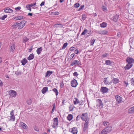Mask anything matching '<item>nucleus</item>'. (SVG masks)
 <instances>
[{
  "label": "nucleus",
  "mask_w": 134,
  "mask_h": 134,
  "mask_svg": "<svg viewBox=\"0 0 134 134\" xmlns=\"http://www.w3.org/2000/svg\"><path fill=\"white\" fill-rule=\"evenodd\" d=\"M89 120V119L87 118L86 120L84 121H85V122L84 124V127L83 129V132H85L86 130L87 129L88 127Z\"/></svg>",
  "instance_id": "f257e3e1"
},
{
  "label": "nucleus",
  "mask_w": 134,
  "mask_h": 134,
  "mask_svg": "<svg viewBox=\"0 0 134 134\" xmlns=\"http://www.w3.org/2000/svg\"><path fill=\"white\" fill-rule=\"evenodd\" d=\"M26 23V21L25 20H23L19 23H18V29H20L22 28L25 25V24Z\"/></svg>",
  "instance_id": "f03ea898"
},
{
  "label": "nucleus",
  "mask_w": 134,
  "mask_h": 134,
  "mask_svg": "<svg viewBox=\"0 0 134 134\" xmlns=\"http://www.w3.org/2000/svg\"><path fill=\"white\" fill-rule=\"evenodd\" d=\"M126 60V62L128 64H132L134 63V59L130 57L127 58Z\"/></svg>",
  "instance_id": "7ed1b4c3"
},
{
  "label": "nucleus",
  "mask_w": 134,
  "mask_h": 134,
  "mask_svg": "<svg viewBox=\"0 0 134 134\" xmlns=\"http://www.w3.org/2000/svg\"><path fill=\"white\" fill-rule=\"evenodd\" d=\"M81 119L83 121H85L87 119V118H89L88 117V114L87 113H83L80 116Z\"/></svg>",
  "instance_id": "20e7f679"
},
{
  "label": "nucleus",
  "mask_w": 134,
  "mask_h": 134,
  "mask_svg": "<svg viewBox=\"0 0 134 134\" xmlns=\"http://www.w3.org/2000/svg\"><path fill=\"white\" fill-rule=\"evenodd\" d=\"M115 98L117 103H119L122 102V98L119 95L115 96Z\"/></svg>",
  "instance_id": "39448f33"
},
{
  "label": "nucleus",
  "mask_w": 134,
  "mask_h": 134,
  "mask_svg": "<svg viewBox=\"0 0 134 134\" xmlns=\"http://www.w3.org/2000/svg\"><path fill=\"white\" fill-rule=\"evenodd\" d=\"M14 110H13L10 112V115L11 116H10V120L14 121H15V117L14 115Z\"/></svg>",
  "instance_id": "423d86ee"
},
{
  "label": "nucleus",
  "mask_w": 134,
  "mask_h": 134,
  "mask_svg": "<svg viewBox=\"0 0 134 134\" xmlns=\"http://www.w3.org/2000/svg\"><path fill=\"white\" fill-rule=\"evenodd\" d=\"M9 94L11 97H13L16 96V93L14 91L11 90L9 92Z\"/></svg>",
  "instance_id": "0eeeda50"
},
{
  "label": "nucleus",
  "mask_w": 134,
  "mask_h": 134,
  "mask_svg": "<svg viewBox=\"0 0 134 134\" xmlns=\"http://www.w3.org/2000/svg\"><path fill=\"white\" fill-rule=\"evenodd\" d=\"M71 86L74 87H76L78 84L77 81L75 79L72 80L71 81Z\"/></svg>",
  "instance_id": "6e6552de"
},
{
  "label": "nucleus",
  "mask_w": 134,
  "mask_h": 134,
  "mask_svg": "<svg viewBox=\"0 0 134 134\" xmlns=\"http://www.w3.org/2000/svg\"><path fill=\"white\" fill-rule=\"evenodd\" d=\"M75 65H81V62L77 60H74L71 62L70 64V65L73 66Z\"/></svg>",
  "instance_id": "1a4fd4ad"
},
{
  "label": "nucleus",
  "mask_w": 134,
  "mask_h": 134,
  "mask_svg": "<svg viewBox=\"0 0 134 134\" xmlns=\"http://www.w3.org/2000/svg\"><path fill=\"white\" fill-rule=\"evenodd\" d=\"M108 89L106 87H102L100 89V91L103 93H107L108 91Z\"/></svg>",
  "instance_id": "9d476101"
},
{
  "label": "nucleus",
  "mask_w": 134,
  "mask_h": 134,
  "mask_svg": "<svg viewBox=\"0 0 134 134\" xmlns=\"http://www.w3.org/2000/svg\"><path fill=\"white\" fill-rule=\"evenodd\" d=\"M74 103V104L75 105L77 104H78L79 105H82L83 104L82 103V102H80L76 98H74V99L73 100Z\"/></svg>",
  "instance_id": "9b49d317"
},
{
  "label": "nucleus",
  "mask_w": 134,
  "mask_h": 134,
  "mask_svg": "<svg viewBox=\"0 0 134 134\" xmlns=\"http://www.w3.org/2000/svg\"><path fill=\"white\" fill-rule=\"evenodd\" d=\"M53 120L54 124L53 126V127L54 128L55 127L57 126L58 125V118H55L53 119Z\"/></svg>",
  "instance_id": "f8f14e48"
},
{
  "label": "nucleus",
  "mask_w": 134,
  "mask_h": 134,
  "mask_svg": "<svg viewBox=\"0 0 134 134\" xmlns=\"http://www.w3.org/2000/svg\"><path fill=\"white\" fill-rule=\"evenodd\" d=\"M69 131L73 134H76L78 131L77 128L75 127H73L70 129Z\"/></svg>",
  "instance_id": "ddd939ff"
},
{
  "label": "nucleus",
  "mask_w": 134,
  "mask_h": 134,
  "mask_svg": "<svg viewBox=\"0 0 134 134\" xmlns=\"http://www.w3.org/2000/svg\"><path fill=\"white\" fill-rule=\"evenodd\" d=\"M133 40H134V38L133 39V38H131L130 41V43L131 47L134 49V43L133 41Z\"/></svg>",
  "instance_id": "4468645a"
},
{
  "label": "nucleus",
  "mask_w": 134,
  "mask_h": 134,
  "mask_svg": "<svg viewBox=\"0 0 134 134\" xmlns=\"http://www.w3.org/2000/svg\"><path fill=\"white\" fill-rule=\"evenodd\" d=\"M9 47H10L9 49V51L10 52H13L15 48V45L14 44H10L9 46Z\"/></svg>",
  "instance_id": "2eb2a0df"
},
{
  "label": "nucleus",
  "mask_w": 134,
  "mask_h": 134,
  "mask_svg": "<svg viewBox=\"0 0 134 134\" xmlns=\"http://www.w3.org/2000/svg\"><path fill=\"white\" fill-rule=\"evenodd\" d=\"M133 66V64H127L125 67L124 69L126 70L129 69Z\"/></svg>",
  "instance_id": "dca6fc26"
},
{
  "label": "nucleus",
  "mask_w": 134,
  "mask_h": 134,
  "mask_svg": "<svg viewBox=\"0 0 134 134\" xmlns=\"http://www.w3.org/2000/svg\"><path fill=\"white\" fill-rule=\"evenodd\" d=\"M13 12V10L9 7H7L4 9V12L5 13H11Z\"/></svg>",
  "instance_id": "f3484780"
},
{
  "label": "nucleus",
  "mask_w": 134,
  "mask_h": 134,
  "mask_svg": "<svg viewBox=\"0 0 134 134\" xmlns=\"http://www.w3.org/2000/svg\"><path fill=\"white\" fill-rule=\"evenodd\" d=\"M104 129L108 133L110 132L112 130V128L111 126H109L105 128Z\"/></svg>",
  "instance_id": "a211bd4d"
},
{
  "label": "nucleus",
  "mask_w": 134,
  "mask_h": 134,
  "mask_svg": "<svg viewBox=\"0 0 134 134\" xmlns=\"http://www.w3.org/2000/svg\"><path fill=\"white\" fill-rule=\"evenodd\" d=\"M113 63V62L109 60H107L105 61V64L111 66Z\"/></svg>",
  "instance_id": "6ab92c4d"
},
{
  "label": "nucleus",
  "mask_w": 134,
  "mask_h": 134,
  "mask_svg": "<svg viewBox=\"0 0 134 134\" xmlns=\"http://www.w3.org/2000/svg\"><path fill=\"white\" fill-rule=\"evenodd\" d=\"M53 73V71H47L46 73L45 77H49Z\"/></svg>",
  "instance_id": "aec40b11"
},
{
  "label": "nucleus",
  "mask_w": 134,
  "mask_h": 134,
  "mask_svg": "<svg viewBox=\"0 0 134 134\" xmlns=\"http://www.w3.org/2000/svg\"><path fill=\"white\" fill-rule=\"evenodd\" d=\"M119 17V15L116 14L114 16L113 18V20L114 21L116 22Z\"/></svg>",
  "instance_id": "412c9836"
},
{
  "label": "nucleus",
  "mask_w": 134,
  "mask_h": 134,
  "mask_svg": "<svg viewBox=\"0 0 134 134\" xmlns=\"http://www.w3.org/2000/svg\"><path fill=\"white\" fill-rule=\"evenodd\" d=\"M54 26L56 28H62L63 26V25L61 24H56L54 25Z\"/></svg>",
  "instance_id": "4be33fe9"
},
{
  "label": "nucleus",
  "mask_w": 134,
  "mask_h": 134,
  "mask_svg": "<svg viewBox=\"0 0 134 134\" xmlns=\"http://www.w3.org/2000/svg\"><path fill=\"white\" fill-rule=\"evenodd\" d=\"M48 90V87H44L41 90L42 93L43 94H44Z\"/></svg>",
  "instance_id": "5701e85b"
},
{
  "label": "nucleus",
  "mask_w": 134,
  "mask_h": 134,
  "mask_svg": "<svg viewBox=\"0 0 134 134\" xmlns=\"http://www.w3.org/2000/svg\"><path fill=\"white\" fill-rule=\"evenodd\" d=\"M119 79L116 78H114L112 81L113 83L114 84H116L119 82Z\"/></svg>",
  "instance_id": "b1692460"
},
{
  "label": "nucleus",
  "mask_w": 134,
  "mask_h": 134,
  "mask_svg": "<svg viewBox=\"0 0 134 134\" xmlns=\"http://www.w3.org/2000/svg\"><path fill=\"white\" fill-rule=\"evenodd\" d=\"M97 102L99 104V106L101 107H102L103 104L101 99H98L97 100Z\"/></svg>",
  "instance_id": "393cba45"
},
{
  "label": "nucleus",
  "mask_w": 134,
  "mask_h": 134,
  "mask_svg": "<svg viewBox=\"0 0 134 134\" xmlns=\"http://www.w3.org/2000/svg\"><path fill=\"white\" fill-rule=\"evenodd\" d=\"M34 57V56L33 53L31 54L29 57L27 58V59L28 60H30L32 59Z\"/></svg>",
  "instance_id": "a878e982"
},
{
  "label": "nucleus",
  "mask_w": 134,
  "mask_h": 134,
  "mask_svg": "<svg viewBox=\"0 0 134 134\" xmlns=\"http://www.w3.org/2000/svg\"><path fill=\"white\" fill-rule=\"evenodd\" d=\"M18 23L17 22H16L15 23H14L13 25H12V27L13 29H15L17 27H18Z\"/></svg>",
  "instance_id": "bb28decb"
},
{
  "label": "nucleus",
  "mask_w": 134,
  "mask_h": 134,
  "mask_svg": "<svg viewBox=\"0 0 134 134\" xmlns=\"http://www.w3.org/2000/svg\"><path fill=\"white\" fill-rule=\"evenodd\" d=\"M42 50V47H41L40 48H38L36 50V52H37V53L38 54H40Z\"/></svg>",
  "instance_id": "cd10ccee"
},
{
  "label": "nucleus",
  "mask_w": 134,
  "mask_h": 134,
  "mask_svg": "<svg viewBox=\"0 0 134 134\" xmlns=\"http://www.w3.org/2000/svg\"><path fill=\"white\" fill-rule=\"evenodd\" d=\"M27 62V61L25 58L21 62L22 65H24Z\"/></svg>",
  "instance_id": "c85d7f7f"
},
{
  "label": "nucleus",
  "mask_w": 134,
  "mask_h": 134,
  "mask_svg": "<svg viewBox=\"0 0 134 134\" xmlns=\"http://www.w3.org/2000/svg\"><path fill=\"white\" fill-rule=\"evenodd\" d=\"M73 118L72 115L71 114H69L67 117V119L68 120H71Z\"/></svg>",
  "instance_id": "c756f323"
},
{
  "label": "nucleus",
  "mask_w": 134,
  "mask_h": 134,
  "mask_svg": "<svg viewBox=\"0 0 134 134\" xmlns=\"http://www.w3.org/2000/svg\"><path fill=\"white\" fill-rule=\"evenodd\" d=\"M100 27H105L107 26V24L105 22H103L102 23L100 24Z\"/></svg>",
  "instance_id": "7c9ffc66"
},
{
  "label": "nucleus",
  "mask_w": 134,
  "mask_h": 134,
  "mask_svg": "<svg viewBox=\"0 0 134 134\" xmlns=\"http://www.w3.org/2000/svg\"><path fill=\"white\" fill-rule=\"evenodd\" d=\"M52 90L55 93L56 96H57L58 93V90L55 88H54Z\"/></svg>",
  "instance_id": "2f4dec72"
},
{
  "label": "nucleus",
  "mask_w": 134,
  "mask_h": 134,
  "mask_svg": "<svg viewBox=\"0 0 134 134\" xmlns=\"http://www.w3.org/2000/svg\"><path fill=\"white\" fill-rule=\"evenodd\" d=\"M23 17L22 16H19L15 17L14 19L16 20H19L22 19L23 18Z\"/></svg>",
  "instance_id": "473e14b6"
},
{
  "label": "nucleus",
  "mask_w": 134,
  "mask_h": 134,
  "mask_svg": "<svg viewBox=\"0 0 134 134\" xmlns=\"http://www.w3.org/2000/svg\"><path fill=\"white\" fill-rule=\"evenodd\" d=\"M107 78H105L104 79V82L105 85L109 84V82L107 80Z\"/></svg>",
  "instance_id": "72a5a7b5"
},
{
  "label": "nucleus",
  "mask_w": 134,
  "mask_h": 134,
  "mask_svg": "<svg viewBox=\"0 0 134 134\" xmlns=\"http://www.w3.org/2000/svg\"><path fill=\"white\" fill-rule=\"evenodd\" d=\"M109 56V54L108 53H106L102 54L101 57L102 58H105Z\"/></svg>",
  "instance_id": "f704fd0d"
},
{
  "label": "nucleus",
  "mask_w": 134,
  "mask_h": 134,
  "mask_svg": "<svg viewBox=\"0 0 134 134\" xmlns=\"http://www.w3.org/2000/svg\"><path fill=\"white\" fill-rule=\"evenodd\" d=\"M20 124L22 126L24 129H25L27 126V125L24 123L23 122H21Z\"/></svg>",
  "instance_id": "c9c22d12"
},
{
  "label": "nucleus",
  "mask_w": 134,
  "mask_h": 134,
  "mask_svg": "<svg viewBox=\"0 0 134 134\" xmlns=\"http://www.w3.org/2000/svg\"><path fill=\"white\" fill-rule=\"evenodd\" d=\"M32 102V99H30L29 100H27L26 101L27 104L29 105H31V104Z\"/></svg>",
  "instance_id": "e433bc0d"
},
{
  "label": "nucleus",
  "mask_w": 134,
  "mask_h": 134,
  "mask_svg": "<svg viewBox=\"0 0 134 134\" xmlns=\"http://www.w3.org/2000/svg\"><path fill=\"white\" fill-rule=\"evenodd\" d=\"M108 133L104 129H103L99 134H107Z\"/></svg>",
  "instance_id": "4c0bfd02"
},
{
  "label": "nucleus",
  "mask_w": 134,
  "mask_h": 134,
  "mask_svg": "<svg viewBox=\"0 0 134 134\" xmlns=\"http://www.w3.org/2000/svg\"><path fill=\"white\" fill-rule=\"evenodd\" d=\"M129 112L130 113H132L134 112V111L132 107L130 108L128 110Z\"/></svg>",
  "instance_id": "58836bf2"
},
{
  "label": "nucleus",
  "mask_w": 134,
  "mask_h": 134,
  "mask_svg": "<svg viewBox=\"0 0 134 134\" xmlns=\"http://www.w3.org/2000/svg\"><path fill=\"white\" fill-rule=\"evenodd\" d=\"M68 43L66 42L64 43L62 47V49H64L68 45Z\"/></svg>",
  "instance_id": "ea45409f"
},
{
  "label": "nucleus",
  "mask_w": 134,
  "mask_h": 134,
  "mask_svg": "<svg viewBox=\"0 0 134 134\" xmlns=\"http://www.w3.org/2000/svg\"><path fill=\"white\" fill-rule=\"evenodd\" d=\"M95 41V40L94 39H91L90 40V45L91 46L94 43Z\"/></svg>",
  "instance_id": "a19ab883"
},
{
  "label": "nucleus",
  "mask_w": 134,
  "mask_h": 134,
  "mask_svg": "<svg viewBox=\"0 0 134 134\" xmlns=\"http://www.w3.org/2000/svg\"><path fill=\"white\" fill-rule=\"evenodd\" d=\"M131 85L134 86V78H131L130 80Z\"/></svg>",
  "instance_id": "79ce46f5"
},
{
  "label": "nucleus",
  "mask_w": 134,
  "mask_h": 134,
  "mask_svg": "<svg viewBox=\"0 0 134 134\" xmlns=\"http://www.w3.org/2000/svg\"><path fill=\"white\" fill-rule=\"evenodd\" d=\"M52 14L53 15H59V13L58 12H54L52 13Z\"/></svg>",
  "instance_id": "37998d69"
},
{
  "label": "nucleus",
  "mask_w": 134,
  "mask_h": 134,
  "mask_svg": "<svg viewBox=\"0 0 134 134\" xmlns=\"http://www.w3.org/2000/svg\"><path fill=\"white\" fill-rule=\"evenodd\" d=\"M74 6L75 8H77L79 7L80 4L78 3H77L74 5Z\"/></svg>",
  "instance_id": "c03bdc74"
},
{
  "label": "nucleus",
  "mask_w": 134,
  "mask_h": 134,
  "mask_svg": "<svg viewBox=\"0 0 134 134\" xmlns=\"http://www.w3.org/2000/svg\"><path fill=\"white\" fill-rule=\"evenodd\" d=\"M102 9L105 12L107 11V7L104 6H103L102 7Z\"/></svg>",
  "instance_id": "a18cd8bd"
},
{
  "label": "nucleus",
  "mask_w": 134,
  "mask_h": 134,
  "mask_svg": "<svg viewBox=\"0 0 134 134\" xmlns=\"http://www.w3.org/2000/svg\"><path fill=\"white\" fill-rule=\"evenodd\" d=\"M75 55V54L74 53H73L71 55H70L69 56L70 58H69L68 59H70V60H71V59H72L74 57Z\"/></svg>",
  "instance_id": "49530a36"
},
{
  "label": "nucleus",
  "mask_w": 134,
  "mask_h": 134,
  "mask_svg": "<svg viewBox=\"0 0 134 134\" xmlns=\"http://www.w3.org/2000/svg\"><path fill=\"white\" fill-rule=\"evenodd\" d=\"M33 128L35 131L37 132H38L39 131V129L36 126H34L33 127Z\"/></svg>",
  "instance_id": "de8ad7c7"
},
{
  "label": "nucleus",
  "mask_w": 134,
  "mask_h": 134,
  "mask_svg": "<svg viewBox=\"0 0 134 134\" xmlns=\"http://www.w3.org/2000/svg\"><path fill=\"white\" fill-rule=\"evenodd\" d=\"M7 17V15H5L3 16H2V17H0V19L2 20H3L5 19Z\"/></svg>",
  "instance_id": "09e8293b"
},
{
  "label": "nucleus",
  "mask_w": 134,
  "mask_h": 134,
  "mask_svg": "<svg viewBox=\"0 0 134 134\" xmlns=\"http://www.w3.org/2000/svg\"><path fill=\"white\" fill-rule=\"evenodd\" d=\"M29 40V39L28 38H27L26 37H25L23 38V42H25L28 40Z\"/></svg>",
  "instance_id": "8fccbe9b"
},
{
  "label": "nucleus",
  "mask_w": 134,
  "mask_h": 134,
  "mask_svg": "<svg viewBox=\"0 0 134 134\" xmlns=\"http://www.w3.org/2000/svg\"><path fill=\"white\" fill-rule=\"evenodd\" d=\"M26 8L27 9V10H29L30 12L31 11V7H30L28 5H27L26 6Z\"/></svg>",
  "instance_id": "3c124183"
},
{
  "label": "nucleus",
  "mask_w": 134,
  "mask_h": 134,
  "mask_svg": "<svg viewBox=\"0 0 134 134\" xmlns=\"http://www.w3.org/2000/svg\"><path fill=\"white\" fill-rule=\"evenodd\" d=\"M103 123V124L105 126H108L109 125V123L108 122H106V121H104Z\"/></svg>",
  "instance_id": "603ef678"
},
{
  "label": "nucleus",
  "mask_w": 134,
  "mask_h": 134,
  "mask_svg": "<svg viewBox=\"0 0 134 134\" xmlns=\"http://www.w3.org/2000/svg\"><path fill=\"white\" fill-rule=\"evenodd\" d=\"M108 32L106 30H103L102 32L101 33H100V34H106Z\"/></svg>",
  "instance_id": "864d4df0"
},
{
  "label": "nucleus",
  "mask_w": 134,
  "mask_h": 134,
  "mask_svg": "<svg viewBox=\"0 0 134 134\" xmlns=\"http://www.w3.org/2000/svg\"><path fill=\"white\" fill-rule=\"evenodd\" d=\"M53 107V109L51 111V113H52L54 111L55 108V104H54L52 105Z\"/></svg>",
  "instance_id": "5fc2aeb1"
},
{
  "label": "nucleus",
  "mask_w": 134,
  "mask_h": 134,
  "mask_svg": "<svg viewBox=\"0 0 134 134\" xmlns=\"http://www.w3.org/2000/svg\"><path fill=\"white\" fill-rule=\"evenodd\" d=\"M88 30L87 29H85L84 31L83 32L81 33V35H84L85 34L87 33V31Z\"/></svg>",
  "instance_id": "6e6d98bb"
},
{
  "label": "nucleus",
  "mask_w": 134,
  "mask_h": 134,
  "mask_svg": "<svg viewBox=\"0 0 134 134\" xmlns=\"http://www.w3.org/2000/svg\"><path fill=\"white\" fill-rule=\"evenodd\" d=\"M84 7V5H83L81 6L80 8H79L78 10L79 11H81L82 9H83Z\"/></svg>",
  "instance_id": "4d7b16f0"
},
{
  "label": "nucleus",
  "mask_w": 134,
  "mask_h": 134,
  "mask_svg": "<svg viewBox=\"0 0 134 134\" xmlns=\"http://www.w3.org/2000/svg\"><path fill=\"white\" fill-rule=\"evenodd\" d=\"M76 48H74L73 47H71L70 49V51H73L74 50H75V49H76Z\"/></svg>",
  "instance_id": "13d9d810"
},
{
  "label": "nucleus",
  "mask_w": 134,
  "mask_h": 134,
  "mask_svg": "<svg viewBox=\"0 0 134 134\" xmlns=\"http://www.w3.org/2000/svg\"><path fill=\"white\" fill-rule=\"evenodd\" d=\"M86 18L85 17V15L84 14H83L82 15V19H83V20H84Z\"/></svg>",
  "instance_id": "bf43d9fd"
},
{
  "label": "nucleus",
  "mask_w": 134,
  "mask_h": 134,
  "mask_svg": "<svg viewBox=\"0 0 134 134\" xmlns=\"http://www.w3.org/2000/svg\"><path fill=\"white\" fill-rule=\"evenodd\" d=\"M73 75L75 76H77L79 75V74L76 72H75L73 73Z\"/></svg>",
  "instance_id": "052dcab7"
},
{
  "label": "nucleus",
  "mask_w": 134,
  "mask_h": 134,
  "mask_svg": "<svg viewBox=\"0 0 134 134\" xmlns=\"http://www.w3.org/2000/svg\"><path fill=\"white\" fill-rule=\"evenodd\" d=\"M60 86L61 88H62L63 87L64 85L63 82H61L60 83Z\"/></svg>",
  "instance_id": "680f3d73"
},
{
  "label": "nucleus",
  "mask_w": 134,
  "mask_h": 134,
  "mask_svg": "<svg viewBox=\"0 0 134 134\" xmlns=\"http://www.w3.org/2000/svg\"><path fill=\"white\" fill-rule=\"evenodd\" d=\"M21 9V8L20 7H16L15 8V9L16 10H19Z\"/></svg>",
  "instance_id": "e2e57ef3"
},
{
  "label": "nucleus",
  "mask_w": 134,
  "mask_h": 134,
  "mask_svg": "<svg viewBox=\"0 0 134 134\" xmlns=\"http://www.w3.org/2000/svg\"><path fill=\"white\" fill-rule=\"evenodd\" d=\"M80 115H78L76 117V120L77 121H78L80 119Z\"/></svg>",
  "instance_id": "0e129e2a"
},
{
  "label": "nucleus",
  "mask_w": 134,
  "mask_h": 134,
  "mask_svg": "<svg viewBox=\"0 0 134 134\" xmlns=\"http://www.w3.org/2000/svg\"><path fill=\"white\" fill-rule=\"evenodd\" d=\"M78 53H79V51L78 49H75V53L76 54H78Z\"/></svg>",
  "instance_id": "69168bd1"
},
{
  "label": "nucleus",
  "mask_w": 134,
  "mask_h": 134,
  "mask_svg": "<svg viewBox=\"0 0 134 134\" xmlns=\"http://www.w3.org/2000/svg\"><path fill=\"white\" fill-rule=\"evenodd\" d=\"M121 33L120 32H119L117 33V36L118 37H119L121 36Z\"/></svg>",
  "instance_id": "338daca9"
},
{
  "label": "nucleus",
  "mask_w": 134,
  "mask_h": 134,
  "mask_svg": "<svg viewBox=\"0 0 134 134\" xmlns=\"http://www.w3.org/2000/svg\"><path fill=\"white\" fill-rule=\"evenodd\" d=\"M71 107H72V106H71L70 107H69V111H72V110H73V108H71Z\"/></svg>",
  "instance_id": "774afa93"
}]
</instances>
